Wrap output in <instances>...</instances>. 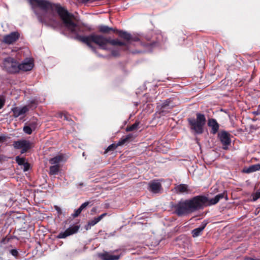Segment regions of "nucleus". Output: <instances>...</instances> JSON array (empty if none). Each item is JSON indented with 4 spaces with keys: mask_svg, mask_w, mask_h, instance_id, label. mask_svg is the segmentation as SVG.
Returning a JSON list of instances; mask_svg holds the SVG:
<instances>
[{
    "mask_svg": "<svg viewBox=\"0 0 260 260\" xmlns=\"http://www.w3.org/2000/svg\"><path fill=\"white\" fill-rule=\"evenodd\" d=\"M27 1L38 20L42 23L48 24L54 21L52 12H50L48 11L55 10L62 21L64 26L71 33L75 35V39L85 44L92 51L95 52V47L92 43L103 50L107 49V46L108 44L115 45L119 43L116 41L110 40L108 37L102 34L92 33L88 36L79 35V32L84 33L86 31H91V28L84 23L74 22V15L69 13L64 7L59 4L52 3L47 0Z\"/></svg>",
    "mask_w": 260,
    "mask_h": 260,
    "instance_id": "obj_1",
    "label": "nucleus"
},
{
    "mask_svg": "<svg viewBox=\"0 0 260 260\" xmlns=\"http://www.w3.org/2000/svg\"><path fill=\"white\" fill-rule=\"evenodd\" d=\"M224 198L228 200L227 193L225 192L219 193L212 199H209L204 195H199L187 199V201L191 213H193L205 207L215 205Z\"/></svg>",
    "mask_w": 260,
    "mask_h": 260,
    "instance_id": "obj_2",
    "label": "nucleus"
},
{
    "mask_svg": "<svg viewBox=\"0 0 260 260\" xmlns=\"http://www.w3.org/2000/svg\"><path fill=\"white\" fill-rule=\"evenodd\" d=\"M190 128L195 134H202L204 132V126L206 119L204 114L201 113H196V119L193 117L187 119Z\"/></svg>",
    "mask_w": 260,
    "mask_h": 260,
    "instance_id": "obj_3",
    "label": "nucleus"
},
{
    "mask_svg": "<svg viewBox=\"0 0 260 260\" xmlns=\"http://www.w3.org/2000/svg\"><path fill=\"white\" fill-rule=\"evenodd\" d=\"M119 38H121L122 41L118 39H113L110 37H108L111 40H115L119 42L118 44L112 45L113 46H122L124 47L123 49L124 51L129 50V45L131 44L132 42H138L140 39L137 37H133L132 35L128 32L124 30L119 31Z\"/></svg>",
    "mask_w": 260,
    "mask_h": 260,
    "instance_id": "obj_4",
    "label": "nucleus"
},
{
    "mask_svg": "<svg viewBox=\"0 0 260 260\" xmlns=\"http://www.w3.org/2000/svg\"><path fill=\"white\" fill-rule=\"evenodd\" d=\"M187 199L181 200L176 204L172 205L171 207L174 210V213L178 216H182L191 213L189 207Z\"/></svg>",
    "mask_w": 260,
    "mask_h": 260,
    "instance_id": "obj_5",
    "label": "nucleus"
},
{
    "mask_svg": "<svg viewBox=\"0 0 260 260\" xmlns=\"http://www.w3.org/2000/svg\"><path fill=\"white\" fill-rule=\"evenodd\" d=\"M3 67L10 74H16L20 72L19 63L12 57H8L4 59Z\"/></svg>",
    "mask_w": 260,
    "mask_h": 260,
    "instance_id": "obj_6",
    "label": "nucleus"
},
{
    "mask_svg": "<svg viewBox=\"0 0 260 260\" xmlns=\"http://www.w3.org/2000/svg\"><path fill=\"white\" fill-rule=\"evenodd\" d=\"M13 145L15 149H21V153L22 154L27 152L32 147V144L26 140L14 141Z\"/></svg>",
    "mask_w": 260,
    "mask_h": 260,
    "instance_id": "obj_7",
    "label": "nucleus"
},
{
    "mask_svg": "<svg viewBox=\"0 0 260 260\" xmlns=\"http://www.w3.org/2000/svg\"><path fill=\"white\" fill-rule=\"evenodd\" d=\"M148 190L153 193H159L162 190V187L159 180H153L148 183Z\"/></svg>",
    "mask_w": 260,
    "mask_h": 260,
    "instance_id": "obj_8",
    "label": "nucleus"
},
{
    "mask_svg": "<svg viewBox=\"0 0 260 260\" xmlns=\"http://www.w3.org/2000/svg\"><path fill=\"white\" fill-rule=\"evenodd\" d=\"M218 136L223 145V148L226 149L231 143L230 134L226 131H222L218 134Z\"/></svg>",
    "mask_w": 260,
    "mask_h": 260,
    "instance_id": "obj_9",
    "label": "nucleus"
},
{
    "mask_svg": "<svg viewBox=\"0 0 260 260\" xmlns=\"http://www.w3.org/2000/svg\"><path fill=\"white\" fill-rule=\"evenodd\" d=\"M80 225H74L68 228L65 231L60 232L57 236L58 239H64L78 232Z\"/></svg>",
    "mask_w": 260,
    "mask_h": 260,
    "instance_id": "obj_10",
    "label": "nucleus"
},
{
    "mask_svg": "<svg viewBox=\"0 0 260 260\" xmlns=\"http://www.w3.org/2000/svg\"><path fill=\"white\" fill-rule=\"evenodd\" d=\"M19 37L20 34L17 31L12 32L4 36L3 42L7 44H11L17 41Z\"/></svg>",
    "mask_w": 260,
    "mask_h": 260,
    "instance_id": "obj_11",
    "label": "nucleus"
},
{
    "mask_svg": "<svg viewBox=\"0 0 260 260\" xmlns=\"http://www.w3.org/2000/svg\"><path fill=\"white\" fill-rule=\"evenodd\" d=\"M99 31L101 33L109 34L111 31L116 33L118 35L119 37V31H121L122 30H119L115 28L110 27L107 25H101L98 26Z\"/></svg>",
    "mask_w": 260,
    "mask_h": 260,
    "instance_id": "obj_12",
    "label": "nucleus"
},
{
    "mask_svg": "<svg viewBox=\"0 0 260 260\" xmlns=\"http://www.w3.org/2000/svg\"><path fill=\"white\" fill-rule=\"evenodd\" d=\"M12 111L13 116L16 118L28 112V109L25 106L22 107H15L12 109Z\"/></svg>",
    "mask_w": 260,
    "mask_h": 260,
    "instance_id": "obj_13",
    "label": "nucleus"
},
{
    "mask_svg": "<svg viewBox=\"0 0 260 260\" xmlns=\"http://www.w3.org/2000/svg\"><path fill=\"white\" fill-rule=\"evenodd\" d=\"M208 125L212 128L211 133L215 135L219 130V124L216 120L214 118H209L208 120Z\"/></svg>",
    "mask_w": 260,
    "mask_h": 260,
    "instance_id": "obj_14",
    "label": "nucleus"
},
{
    "mask_svg": "<svg viewBox=\"0 0 260 260\" xmlns=\"http://www.w3.org/2000/svg\"><path fill=\"white\" fill-rule=\"evenodd\" d=\"M99 257L102 260H118L120 258L119 255H112L108 252L99 253Z\"/></svg>",
    "mask_w": 260,
    "mask_h": 260,
    "instance_id": "obj_15",
    "label": "nucleus"
},
{
    "mask_svg": "<svg viewBox=\"0 0 260 260\" xmlns=\"http://www.w3.org/2000/svg\"><path fill=\"white\" fill-rule=\"evenodd\" d=\"M90 203V202L88 201L83 203L77 209H75L74 210V212L72 214V216L73 218H76L79 216L81 213L86 209Z\"/></svg>",
    "mask_w": 260,
    "mask_h": 260,
    "instance_id": "obj_16",
    "label": "nucleus"
},
{
    "mask_svg": "<svg viewBox=\"0 0 260 260\" xmlns=\"http://www.w3.org/2000/svg\"><path fill=\"white\" fill-rule=\"evenodd\" d=\"M33 62L32 60H29L26 62H23L22 63H19L20 71H30L33 68Z\"/></svg>",
    "mask_w": 260,
    "mask_h": 260,
    "instance_id": "obj_17",
    "label": "nucleus"
},
{
    "mask_svg": "<svg viewBox=\"0 0 260 260\" xmlns=\"http://www.w3.org/2000/svg\"><path fill=\"white\" fill-rule=\"evenodd\" d=\"M260 170V164L252 165L249 167H244L242 172L244 173L249 174Z\"/></svg>",
    "mask_w": 260,
    "mask_h": 260,
    "instance_id": "obj_18",
    "label": "nucleus"
},
{
    "mask_svg": "<svg viewBox=\"0 0 260 260\" xmlns=\"http://www.w3.org/2000/svg\"><path fill=\"white\" fill-rule=\"evenodd\" d=\"M175 189L177 193H188L189 189L188 186L185 184H180L175 187Z\"/></svg>",
    "mask_w": 260,
    "mask_h": 260,
    "instance_id": "obj_19",
    "label": "nucleus"
},
{
    "mask_svg": "<svg viewBox=\"0 0 260 260\" xmlns=\"http://www.w3.org/2000/svg\"><path fill=\"white\" fill-rule=\"evenodd\" d=\"M207 224L206 222L202 223V224L200 227L193 230L191 232L192 237L194 238L200 236L202 232L206 226Z\"/></svg>",
    "mask_w": 260,
    "mask_h": 260,
    "instance_id": "obj_20",
    "label": "nucleus"
},
{
    "mask_svg": "<svg viewBox=\"0 0 260 260\" xmlns=\"http://www.w3.org/2000/svg\"><path fill=\"white\" fill-rule=\"evenodd\" d=\"M172 100L171 99H168L164 101L161 105L160 108V113H162L165 111V109H171L172 107H170V104L172 102Z\"/></svg>",
    "mask_w": 260,
    "mask_h": 260,
    "instance_id": "obj_21",
    "label": "nucleus"
},
{
    "mask_svg": "<svg viewBox=\"0 0 260 260\" xmlns=\"http://www.w3.org/2000/svg\"><path fill=\"white\" fill-rule=\"evenodd\" d=\"M64 156L63 155H58L49 160V162L52 165H58L59 162L63 160Z\"/></svg>",
    "mask_w": 260,
    "mask_h": 260,
    "instance_id": "obj_22",
    "label": "nucleus"
},
{
    "mask_svg": "<svg viewBox=\"0 0 260 260\" xmlns=\"http://www.w3.org/2000/svg\"><path fill=\"white\" fill-rule=\"evenodd\" d=\"M107 215L106 213H104L101 214L100 216L94 218L93 219L89 220L88 223L89 225H90L91 226L94 225L97 223H98L100 221H101L105 216Z\"/></svg>",
    "mask_w": 260,
    "mask_h": 260,
    "instance_id": "obj_23",
    "label": "nucleus"
},
{
    "mask_svg": "<svg viewBox=\"0 0 260 260\" xmlns=\"http://www.w3.org/2000/svg\"><path fill=\"white\" fill-rule=\"evenodd\" d=\"M39 104V102L37 99H34L29 102V103L28 104V105L25 106V107H26L28 109V111L29 110H34L37 107V106Z\"/></svg>",
    "mask_w": 260,
    "mask_h": 260,
    "instance_id": "obj_24",
    "label": "nucleus"
},
{
    "mask_svg": "<svg viewBox=\"0 0 260 260\" xmlns=\"http://www.w3.org/2000/svg\"><path fill=\"white\" fill-rule=\"evenodd\" d=\"M132 138V136L131 135H128L125 136H123L120 140L117 143V144L118 146L123 145L125 144L126 143L128 142L130 139Z\"/></svg>",
    "mask_w": 260,
    "mask_h": 260,
    "instance_id": "obj_25",
    "label": "nucleus"
},
{
    "mask_svg": "<svg viewBox=\"0 0 260 260\" xmlns=\"http://www.w3.org/2000/svg\"><path fill=\"white\" fill-rule=\"evenodd\" d=\"M59 171V165H55L51 166L49 168V174L51 175H55L58 174Z\"/></svg>",
    "mask_w": 260,
    "mask_h": 260,
    "instance_id": "obj_26",
    "label": "nucleus"
},
{
    "mask_svg": "<svg viewBox=\"0 0 260 260\" xmlns=\"http://www.w3.org/2000/svg\"><path fill=\"white\" fill-rule=\"evenodd\" d=\"M139 124H140L139 121H136V122L133 124L126 127V132H132V131H134L135 130L137 129Z\"/></svg>",
    "mask_w": 260,
    "mask_h": 260,
    "instance_id": "obj_27",
    "label": "nucleus"
},
{
    "mask_svg": "<svg viewBox=\"0 0 260 260\" xmlns=\"http://www.w3.org/2000/svg\"><path fill=\"white\" fill-rule=\"evenodd\" d=\"M118 146L117 145V143L116 144L113 143V144H111L106 149V150L105 151V153H106L108 152L109 151H114V150H115L116 149V148Z\"/></svg>",
    "mask_w": 260,
    "mask_h": 260,
    "instance_id": "obj_28",
    "label": "nucleus"
},
{
    "mask_svg": "<svg viewBox=\"0 0 260 260\" xmlns=\"http://www.w3.org/2000/svg\"><path fill=\"white\" fill-rule=\"evenodd\" d=\"M16 161L17 163L20 166H23L26 162H25V159L23 157H20L19 156H17L16 157Z\"/></svg>",
    "mask_w": 260,
    "mask_h": 260,
    "instance_id": "obj_29",
    "label": "nucleus"
},
{
    "mask_svg": "<svg viewBox=\"0 0 260 260\" xmlns=\"http://www.w3.org/2000/svg\"><path fill=\"white\" fill-rule=\"evenodd\" d=\"M23 130L25 133L28 135L31 134L32 132V129L29 125H25L23 128Z\"/></svg>",
    "mask_w": 260,
    "mask_h": 260,
    "instance_id": "obj_30",
    "label": "nucleus"
},
{
    "mask_svg": "<svg viewBox=\"0 0 260 260\" xmlns=\"http://www.w3.org/2000/svg\"><path fill=\"white\" fill-rule=\"evenodd\" d=\"M157 43L154 42V41H153V42H148L147 43H144L143 44V45L146 47H150V48H152L154 46H155V45H156Z\"/></svg>",
    "mask_w": 260,
    "mask_h": 260,
    "instance_id": "obj_31",
    "label": "nucleus"
},
{
    "mask_svg": "<svg viewBox=\"0 0 260 260\" xmlns=\"http://www.w3.org/2000/svg\"><path fill=\"white\" fill-rule=\"evenodd\" d=\"M37 119H33L29 123V126H30L31 128L35 130L37 127Z\"/></svg>",
    "mask_w": 260,
    "mask_h": 260,
    "instance_id": "obj_32",
    "label": "nucleus"
},
{
    "mask_svg": "<svg viewBox=\"0 0 260 260\" xmlns=\"http://www.w3.org/2000/svg\"><path fill=\"white\" fill-rule=\"evenodd\" d=\"M111 55L114 57H119L120 56V52L118 49H113L111 50Z\"/></svg>",
    "mask_w": 260,
    "mask_h": 260,
    "instance_id": "obj_33",
    "label": "nucleus"
},
{
    "mask_svg": "<svg viewBox=\"0 0 260 260\" xmlns=\"http://www.w3.org/2000/svg\"><path fill=\"white\" fill-rule=\"evenodd\" d=\"M260 198V192L257 191L253 195V201H255Z\"/></svg>",
    "mask_w": 260,
    "mask_h": 260,
    "instance_id": "obj_34",
    "label": "nucleus"
},
{
    "mask_svg": "<svg viewBox=\"0 0 260 260\" xmlns=\"http://www.w3.org/2000/svg\"><path fill=\"white\" fill-rule=\"evenodd\" d=\"M10 253L15 257H17L19 254L18 251L16 249L11 250Z\"/></svg>",
    "mask_w": 260,
    "mask_h": 260,
    "instance_id": "obj_35",
    "label": "nucleus"
},
{
    "mask_svg": "<svg viewBox=\"0 0 260 260\" xmlns=\"http://www.w3.org/2000/svg\"><path fill=\"white\" fill-rule=\"evenodd\" d=\"M11 238H8L7 237H6L2 239V241H1V243L2 244H7V243L9 242L10 239Z\"/></svg>",
    "mask_w": 260,
    "mask_h": 260,
    "instance_id": "obj_36",
    "label": "nucleus"
},
{
    "mask_svg": "<svg viewBox=\"0 0 260 260\" xmlns=\"http://www.w3.org/2000/svg\"><path fill=\"white\" fill-rule=\"evenodd\" d=\"M24 171H27L30 168V165L28 162H26L24 165Z\"/></svg>",
    "mask_w": 260,
    "mask_h": 260,
    "instance_id": "obj_37",
    "label": "nucleus"
},
{
    "mask_svg": "<svg viewBox=\"0 0 260 260\" xmlns=\"http://www.w3.org/2000/svg\"><path fill=\"white\" fill-rule=\"evenodd\" d=\"M54 209L57 211L58 215H61L62 214V210L60 207L57 206H54Z\"/></svg>",
    "mask_w": 260,
    "mask_h": 260,
    "instance_id": "obj_38",
    "label": "nucleus"
},
{
    "mask_svg": "<svg viewBox=\"0 0 260 260\" xmlns=\"http://www.w3.org/2000/svg\"><path fill=\"white\" fill-rule=\"evenodd\" d=\"M5 100L0 98V109H1L5 105Z\"/></svg>",
    "mask_w": 260,
    "mask_h": 260,
    "instance_id": "obj_39",
    "label": "nucleus"
},
{
    "mask_svg": "<svg viewBox=\"0 0 260 260\" xmlns=\"http://www.w3.org/2000/svg\"><path fill=\"white\" fill-rule=\"evenodd\" d=\"M7 140V137L5 136H0V143L4 142Z\"/></svg>",
    "mask_w": 260,
    "mask_h": 260,
    "instance_id": "obj_40",
    "label": "nucleus"
},
{
    "mask_svg": "<svg viewBox=\"0 0 260 260\" xmlns=\"http://www.w3.org/2000/svg\"><path fill=\"white\" fill-rule=\"evenodd\" d=\"M243 260H260V259L246 256L244 257Z\"/></svg>",
    "mask_w": 260,
    "mask_h": 260,
    "instance_id": "obj_41",
    "label": "nucleus"
},
{
    "mask_svg": "<svg viewBox=\"0 0 260 260\" xmlns=\"http://www.w3.org/2000/svg\"><path fill=\"white\" fill-rule=\"evenodd\" d=\"M92 52H94V53H95V54L98 56H99V57H103V58H105V57H105V56H104V55H101V54H99V53L98 52V51H97V50H96V48H95V52H94V51H92Z\"/></svg>",
    "mask_w": 260,
    "mask_h": 260,
    "instance_id": "obj_42",
    "label": "nucleus"
},
{
    "mask_svg": "<svg viewBox=\"0 0 260 260\" xmlns=\"http://www.w3.org/2000/svg\"><path fill=\"white\" fill-rule=\"evenodd\" d=\"M83 185H84V184H83V183H82V182L76 184L77 187L79 188H81Z\"/></svg>",
    "mask_w": 260,
    "mask_h": 260,
    "instance_id": "obj_43",
    "label": "nucleus"
},
{
    "mask_svg": "<svg viewBox=\"0 0 260 260\" xmlns=\"http://www.w3.org/2000/svg\"><path fill=\"white\" fill-rule=\"evenodd\" d=\"M91 226L90 225H89V223H88L85 226V229H86V230H88L89 229H90Z\"/></svg>",
    "mask_w": 260,
    "mask_h": 260,
    "instance_id": "obj_44",
    "label": "nucleus"
},
{
    "mask_svg": "<svg viewBox=\"0 0 260 260\" xmlns=\"http://www.w3.org/2000/svg\"><path fill=\"white\" fill-rule=\"evenodd\" d=\"M90 0H80V2L83 4H86Z\"/></svg>",
    "mask_w": 260,
    "mask_h": 260,
    "instance_id": "obj_45",
    "label": "nucleus"
},
{
    "mask_svg": "<svg viewBox=\"0 0 260 260\" xmlns=\"http://www.w3.org/2000/svg\"><path fill=\"white\" fill-rule=\"evenodd\" d=\"M96 208L95 207H94L91 210V212H95L96 211Z\"/></svg>",
    "mask_w": 260,
    "mask_h": 260,
    "instance_id": "obj_46",
    "label": "nucleus"
},
{
    "mask_svg": "<svg viewBox=\"0 0 260 260\" xmlns=\"http://www.w3.org/2000/svg\"><path fill=\"white\" fill-rule=\"evenodd\" d=\"M63 117H64V119H66L67 120H69L68 115L67 114H64L63 115Z\"/></svg>",
    "mask_w": 260,
    "mask_h": 260,
    "instance_id": "obj_47",
    "label": "nucleus"
},
{
    "mask_svg": "<svg viewBox=\"0 0 260 260\" xmlns=\"http://www.w3.org/2000/svg\"><path fill=\"white\" fill-rule=\"evenodd\" d=\"M253 113L255 114V115H258V111H256V112H254Z\"/></svg>",
    "mask_w": 260,
    "mask_h": 260,
    "instance_id": "obj_48",
    "label": "nucleus"
}]
</instances>
